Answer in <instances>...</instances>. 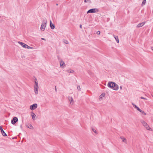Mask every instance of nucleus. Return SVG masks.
Segmentation results:
<instances>
[{
    "label": "nucleus",
    "mask_w": 153,
    "mask_h": 153,
    "mask_svg": "<svg viewBox=\"0 0 153 153\" xmlns=\"http://www.w3.org/2000/svg\"><path fill=\"white\" fill-rule=\"evenodd\" d=\"M107 86L108 87L115 91H117L119 89L118 85L116 83L112 82H109Z\"/></svg>",
    "instance_id": "f257e3e1"
},
{
    "label": "nucleus",
    "mask_w": 153,
    "mask_h": 153,
    "mask_svg": "<svg viewBox=\"0 0 153 153\" xmlns=\"http://www.w3.org/2000/svg\"><path fill=\"white\" fill-rule=\"evenodd\" d=\"M35 85L34 86V90L35 94H37L38 93L39 85L36 79L35 80Z\"/></svg>",
    "instance_id": "f03ea898"
},
{
    "label": "nucleus",
    "mask_w": 153,
    "mask_h": 153,
    "mask_svg": "<svg viewBox=\"0 0 153 153\" xmlns=\"http://www.w3.org/2000/svg\"><path fill=\"white\" fill-rule=\"evenodd\" d=\"M141 122L142 125L146 128L148 130L152 131V129L143 120H141Z\"/></svg>",
    "instance_id": "7ed1b4c3"
},
{
    "label": "nucleus",
    "mask_w": 153,
    "mask_h": 153,
    "mask_svg": "<svg viewBox=\"0 0 153 153\" xmlns=\"http://www.w3.org/2000/svg\"><path fill=\"white\" fill-rule=\"evenodd\" d=\"M47 23V21L46 20H44L42 23L40 27V29L42 31H44L45 30L46 27Z\"/></svg>",
    "instance_id": "20e7f679"
},
{
    "label": "nucleus",
    "mask_w": 153,
    "mask_h": 153,
    "mask_svg": "<svg viewBox=\"0 0 153 153\" xmlns=\"http://www.w3.org/2000/svg\"><path fill=\"white\" fill-rule=\"evenodd\" d=\"M99 10L97 8H93L89 10L87 12V13H95L98 12Z\"/></svg>",
    "instance_id": "39448f33"
},
{
    "label": "nucleus",
    "mask_w": 153,
    "mask_h": 153,
    "mask_svg": "<svg viewBox=\"0 0 153 153\" xmlns=\"http://www.w3.org/2000/svg\"><path fill=\"white\" fill-rule=\"evenodd\" d=\"M61 68H63L65 66V62L62 59H61L59 62Z\"/></svg>",
    "instance_id": "423d86ee"
},
{
    "label": "nucleus",
    "mask_w": 153,
    "mask_h": 153,
    "mask_svg": "<svg viewBox=\"0 0 153 153\" xmlns=\"http://www.w3.org/2000/svg\"><path fill=\"white\" fill-rule=\"evenodd\" d=\"M37 107V105L35 103L30 106V109L32 110L36 109Z\"/></svg>",
    "instance_id": "0eeeda50"
},
{
    "label": "nucleus",
    "mask_w": 153,
    "mask_h": 153,
    "mask_svg": "<svg viewBox=\"0 0 153 153\" xmlns=\"http://www.w3.org/2000/svg\"><path fill=\"white\" fill-rule=\"evenodd\" d=\"M18 121V119L16 117H14L11 120V123L12 124L14 125Z\"/></svg>",
    "instance_id": "6e6552de"
},
{
    "label": "nucleus",
    "mask_w": 153,
    "mask_h": 153,
    "mask_svg": "<svg viewBox=\"0 0 153 153\" xmlns=\"http://www.w3.org/2000/svg\"><path fill=\"white\" fill-rule=\"evenodd\" d=\"M18 43L23 48H27L28 46L27 45L20 42H19Z\"/></svg>",
    "instance_id": "1a4fd4ad"
},
{
    "label": "nucleus",
    "mask_w": 153,
    "mask_h": 153,
    "mask_svg": "<svg viewBox=\"0 0 153 153\" xmlns=\"http://www.w3.org/2000/svg\"><path fill=\"white\" fill-rule=\"evenodd\" d=\"M0 129L1 132L3 136H7V135L6 134L3 130L2 127L1 126H0Z\"/></svg>",
    "instance_id": "9d476101"
},
{
    "label": "nucleus",
    "mask_w": 153,
    "mask_h": 153,
    "mask_svg": "<svg viewBox=\"0 0 153 153\" xmlns=\"http://www.w3.org/2000/svg\"><path fill=\"white\" fill-rule=\"evenodd\" d=\"M68 100L70 102V103L71 105H73L74 103L73 99L72 97H68Z\"/></svg>",
    "instance_id": "9b49d317"
},
{
    "label": "nucleus",
    "mask_w": 153,
    "mask_h": 153,
    "mask_svg": "<svg viewBox=\"0 0 153 153\" xmlns=\"http://www.w3.org/2000/svg\"><path fill=\"white\" fill-rule=\"evenodd\" d=\"M145 23V22H143L139 24L137 26V27H140L143 26Z\"/></svg>",
    "instance_id": "f8f14e48"
},
{
    "label": "nucleus",
    "mask_w": 153,
    "mask_h": 153,
    "mask_svg": "<svg viewBox=\"0 0 153 153\" xmlns=\"http://www.w3.org/2000/svg\"><path fill=\"white\" fill-rule=\"evenodd\" d=\"M50 26L51 28L52 29H53L55 28V26L52 23L51 20H50Z\"/></svg>",
    "instance_id": "ddd939ff"
},
{
    "label": "nucleus",
    "mask_w": 153,
    "mask_h": 153,
    "mask_svg": "<svg viewBox=\"0 0 153 153\" xmlns=\"http://www.w3.org/2000/svg\"><path fill=\"white\" fill-rule=\"evenodd\" d=\"M31 115L32 117V119L33 120H35L36 119V114L33 112H32Z\"/></svg>",
    "instance_id": "4468645a"
},
{
    "label": "nucleus",
    "mask_w": 153,
    "mask_h": 153,
    "mask_svg": "<svg viewBox=\"0 0 153 153\" xmlns=\"http://www.w3.org/2000/svg\"><path fill=\"white\" fill-rule=\"evenodd\" d=\"M26 127L28 128H29L30 129H33V128L32 126L30 124H28L26 125Z\"/></svg>",
    "instance_id": "2eb2a0df"
},
{
    "label": "nucleus",
    "mask_w": 153,
    "mask_h": 153,
    "mask_svg": "<svg viewBox=\"0 0 153 153\" xmlns=\"http://www.w3.org/2000/svg\"><path fill=\"white\" fill-rule=\"evenodd\" d=\"M120 138L122 140V141L125 143H127V140L126 138H124L123 137H120Z\"/></svg>",
    "instance_id": "dca6fc26"
},
{
    "label": "nucleus",
    "mask_w": 153,
    "mask_h": 153,
    "mask_svg": "<svg viewBox=\"0 0 153 153\" xmlns=\"http://www.w3.org/2000/svg\"><path fill=\"white\" fill-rule=\"evenodd\" d=\"M113 36H114L115 39L116 40L117 43H119V40L118 36H115L114 35H113Z\"/></svg>",
    "instance_id": "f3484780"
},
{
    "label": "nucleus",
    "mask_w": 153,
    "mask_h": 153,
    "mask_svg": "<svg viewBox=\"0 0 153 153\" xmlns=\"http://www.w3.org/2000/svg\"><path fill=\"white\" fill-rule=\"evenodd\" d=\"M67 71L68 73H72L74 72V71L73 70L71 69L68 70Z\"/></svg>",
    "instance_id": "a211bd4d"
},
{
    "label": "nucleus",
    "mask_w": 153,
    "mask_h": 153,
    "mask_svg": "<svg viewBox=\"0 0 153 153\" xmlns=\"http://www.w3.org/2000/svg\"><path fill=\"white\" fill-rule=\"evenodd\" d=\"M146 3V0H143L142 3L141 5L142 6H143Z\"/></svg>",
    "instance_id": "6ab92c4d"
},
{
    "label": "nucleus",
    "mask_w": 153,
    "mask_h": 153,
    "mask_svg": "<svg viewBox=\"0 0 153 153\" xmlns=\"http://www.w3.org/2000/svg\"><path fill=\"white\" fill-rule=\"evenodd\" d=\"M140 111H140V112L142 113L143 115H146V113L144 111H142L141 109L140 110Z\"/></svg>",
    "instance_id": "aec40b11"
},
{
    "label": "nucleus",
    "mask_w": 153,
    "mask_h": 153,
    "mask_svg": "<svg viewBox=\"0 0 153 153\" xmlns=\"http://www.w3.org/2000/svg\"><path fill=\"white\" fill-rule=\"evenodd\" d=\"M63 42L64 43L66 44H68L69 43L66 40H64Z\"/></svg>",
    "instance_id": "412c9836"
},
{
    "label": "nucleus",
    "mask_w": 153,
    "mask_h": 153,
    "mask_svg": "<svg viewBox=\"0 0 153 153\" xmlns=\"http://www.w3.org/2000/svg\"><path fill=\"white\" fill-rule=\"evenodd\" d=\"M132 105H133V106L135 108H137V106L135 104H134V103H132Z\"/></svg>",
    "instance_id": "4be33fe9"
},
{
    "label": "nucleus",
    "mask_w": 153,
    "mask_h": 153,
    "mask_svg": "<svg viewBox=\"0 0 153 153\" xmlns=\"http://www.w3.org/2000/svg\"><path fill=\"white\" fill-rule=\"evenodd\" d=\"M27 49H34L33 47L29 46L28 45L27 46Z\"/></svg>",
    "instance_id": "5701e85b"
},
{
    "label": "nucleus",
    "mask_w": 153,
    "mask_h": 153,
    "mask_svg": "<svg viewBox=\"0 0 153 153\" xmlns=\"http://www.w3.org/2000/svg\"><path fill=\"white\" fill-rule=\"evenodd\" d=\"M77 88L78 90L80 91L81 90V88L80 86L79 85L77 86Z\"/></svg>",
    "instance_id": "b1692460"
},
{
    "label": "nucleus",
    "mask_w": 153,
    "mask_h": 153,
    "mask_svg": "<svg viewBox=\"0 0 153 153\" xmlns=\"http://www.w3.org/2000/svg\"><path fill=\"white\" fill-rule=\"evenodd\" d=\"M136 109L139 111H140V108H139L138 107H137V108H136Z\"/></svg>",
    "instance_id": "393cba45"
},
{
    "label": "nucleus",
    "mask_w": 153,
    "mask_h": 153,
    "mask_svg": "<svg viewBox=\"0 0 153 153\" xmlns=\"http://www.w3.org/2000/svg\"><path fill=\"white\" fill-rule=\"evenodd\" d=\"M97 33L98 35H100V31H98L97 32Z\"/></svg>",
    "instance_id": "a878e982"
},
{
    "label": "nucleus",
    "mask_w": 153,
    "mask_h": 153,
    "mask_svg": "<svg viewBox=\"0 0 153 153\" xmlns=\"http://www.w3.org/2000/svg\"><path fill=\"white\" fill-rule=\"evenodd\" d=\"M57 57H58V60L59 61V62H60V60L62 59L59 56H57Z\"/></svg>",
    "instance_id": "bb28decb"
},
{
    "label": "nucleus",
    "mask_w": 153,
    "mask_h": 153,
    "mask_svg": "<svg viewBox=\"0 0 153 153\" xmlns=\"http://www.w3.org/2000/svg\"><path fill=\"white\" fill-rule=\"evenodd\" d=\"M140 98L141 99H144V100H147L146 98H144V97H140Z\"/></svg>",
    "instance_id": "cd10ccee"
},
{
    "label": "nucleus",
    "mask_w": 153,
    "mask_h": 153,
    "mask_svg": "<svg viewBox=\"0 0 153 153\" xmlns=\"http://www.w3.org/2000/svg\"><path fill=\"white\" fill-rule=\"evenodd\" d=\"M93 131L95 133H97V131H96L94 129H93Z\"/></svg>",
    "instance_id": "c85d7f7f"
},
{
    "label": "nucleus",
    "mask_w": 153,
    "mask_h": 153,
    "mask_svg": "<svg viewBox=\"0 0 153 153\" xmlns=\"http://www.w3.org/2000/svg\"><path fill=\"white\" fill-rule=\"evenodd\" d=\"M120 88L121 90H122V86H120Z\"/></svg>",
    "instance_id": "c756f323"
},
{
    "label": "nucleus",
    "mask_w": 153,
    "mask_h": 153,
    "mask_svg": "<svg viewBox=\"0 0 153 153\" xmlns=\"http://www.w3.org/2000/svg\"><path fill=\"white\" fill-rule=\"evenodd\" d=\"M3 17L1 16H0V19H3Z\"/></svg>",
    "instance_id": "7c9ffc66"
},
{
    "label": "nucleus",
    "mask_w": 153,
    "mask_h": 153,
    "mask_svg": "<svg viewBox=\"0 0 153 153\" xmlns=\"http://www.w3.org/2000/svg\"><path fill=\"white\" fill-rule=\"evenodd\" d=\"M88 0H84L85 2H87V1H88Z\"/></svg>",
    "instance_id": "2f4dec72"
},
{
    "label": "nucleus",
    "mask_w": 153,
    "mask_h": 153,
    "mask_svg": "<svg viewBox=\"0 0 153 153\" xmlns=\"http://www.w3.org/2000/svg\"><path fill=\"white\" fill-rule=\"evenodd\" d=\"M80 27L81 28H82V26L81 25H80Z\"/></svg>",
    "instance_id": "473e14b6"
},
{
    "label": "nucleus",
    "mask_w": 153,
    "mask_h": 153,
    "mask_svg": "<svg viewBox=\"0 0 153 153\" xmlns=\"http://www.w3.org/2000/svg\"><path fill=\"white\" fill-rule=\"evenodd\" d=\"M42 39V40H45V39H44V38H42V39Z\"/></svg>",
    "instance_id": "72a5a7b5"
},
{
    "label": "nucleus",
    "mask_w": 153,
    "mask_h": 153,
    "mask_svg": "<svg viewBox=\"0 0 153 153\" xmlns=\"http://www.w3.org/2000/svg\"><path fill=\"white\" fill-rule=\"evenodd\" d=\"M55 90L56 91V87H55Z\"/></svg>",
    "instance_id": "f704fd0d"
},
{
    "label": "nucleus",
    "mask_w": 153,
    "mask_h": 153,
    "mask_svg": "<svg viewBox=\"0 0 153 153\" xmlns=\"http://www.w3.org/2000/svg\"><path fill=\"white\" fill-rule=\"evenodd\" d=\"M152 49L153 51V47L152 48Z\"/></svg>",
    "instance_id": "c9c22d12"
},
{
    "label": "nucleus",
    "mask_w": 153,
    "mask_h": 153,
    "mask_svg": "<svg viewBox=\"0 0 153 153\" xmlns=\"http://www.w3.org/2000/svg\"><path fill=\"white\" fill-rule=\"evenodd\" d=\"M56 5H57L58 4H56Z\"/></svg>",
    "instance_id": "e433bc0d"
},
{
    "label": "nucleus",
    "mask_w": 153,
    "mask_h": 153,
    "mask_svg": "<svg viewBox=\"0 0 153 153\" xmlns=\"http://www.w3.org/2000/svg\"><path fill=\"white\" fill-rule=\"evenodd\" d=\"M1 22V21H0V22Z\"/></svg>",
    "instance_id": "4c0bfd02"
},
{
    "label": "nucleus",
    "mask_w": 153,
    "mask_h": 153,
    "mask_svg": "<svg viewBox=\"0 0 153 153\" xmlns=\"http://www.w3.org/2000/svg\"><path fill=\"white\" fill-rule=\"evenodd\" d=\"M152 97H153V95L152 96Z\"/></svg>",
    "instance_id": "58836bf2"
}]
</instances>
